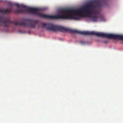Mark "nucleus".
Instances as JSON below:
<instances>
[{"instance_id": "1", "label": "nucleus", "mask_w": 123, "mask_h": 123, "mask_svg": "<svg viewBox=\"0 0 123 123\" xmlns=\"http://www.w3.org/2000/svg\"><path fill=\"white\" fill-rule=\"evenodd\" d=\"M15 5L18 7H22L25 9H20L16 11L15 12L16 13H26L27 11H28L32 14L38 16L39 17L42 18L49 19H55L57 18L65 19V9L61 10V14L55 16H49L40 13L39 12L40 9L38 8L27 7L26 5H21L20 6L19 4L17 3L15 4Z\"/></svg>"}, {"instance_id": "2", "label": "nucleus", "mask_w": 123, "mask_h": 123, "mask_svg": "<svg viewBox=\"0 0 123 123\" xmlns=\"http://www.w3.org/2000/svg\"><path fill=\"white\" fill-rule=\"evenodd\" d=\"M86 35H94L98 36L107 38L113 39H117L123 41V35L107 34L100 32H97L94 31H86Z\"/></svg>"}, {"instance_id": "3", "label": "nucleus", "mask_w": 123, "mask_h": 123, "mask_svg": "<svg viewBox=\"0 0 123 123\" xmlns=\"http://www.w3.org/2000/svg\"><path fill=\"white\" fill-rule=\"evenodd\" d=\"M0 22L3 23L4 25L3 26L5 27H8L7 23L8 24H14L15 25H20V22H16L14 23L13 21H11L8 18H6L4 16H0Z\"/></svg>"}, {"instance_id": "4", "label": "nucleus", "mask_w": 123, "mask_h": 123, "mask_svg": "<svg viewBox=\"0 0 123 123\" xmlns=\"http://www.w3.org/2000/svg\"><path fill=\"white\" fill-rule=\"evenodd\" d=\"M25 20L26 21H27L29 22L28 24V26L30 27L33 28H35L36 26V25L32 23H33V20L31 19H26Z\"/></svg>"}, {"instance_id": "5", "label": "nucleus", "mask_w": 123, "mask_h": 123, "mask_svg": "<svg viewBox=\"0 0 123 123\" xmlns=\"http://www.w3.org/2000/svg\"><path fill=\"white\" fill-rule=\"evenodd\" d=\"M11 8L7 9V8L5 10L2 9H0V12L2 13H9L11 11Z\"/></svg>"}, {"instance_id": "6", "label": "nucleus", "mask_w": 123, "mask_h": 123, "mask_svg": "<svg viewBox=\"0 0 123 123\" xmlns=\"http://www.w3.org/2000/svg\"><path fill=\"white\" fill-rule=\"evenodd\" d=\"M96 2L97 4V6L98 7H101L102 5H103V4L100 2L99 0H97L96 1Z\"/></svg>"}, {"instance_id": "7", "label": "nucleus", "mask_w": 123, "mask_h": 123, "mask_svg": "<svg viewBox=\"0 0 123 123\" xmlns=\"http://www.w3.org/2000/svg\"><path fill=\"white\" fill-rule=\"evenodd\" d=\"M97 15H95L94 16H93L92 18V20L93 21L96 22L97 20Z\"/></svg>"}, {"instance_id": "8", "label": "nucleus", "mask_w": 123, "mask_h": 123, "mask_svg": "<svg viewBox=\"0 0 123 123\" xmlns=\"http://www.w3.org/2000/svg\"><path fill=\"white\" fill-rule=\"evenodd\" d=\"M26 23L25 22H20V25H23L24 26H26Z\"/></svg>"}, {"instance_id": "9", "label": "nucleus", "mask_w": 123, "mask_h": 123, "mask_svg": "<svg viewBox=\"0 0 123 123\" xmlns=\"http://www.w3.org/2000/svg\"><path fill=\"white\" fill-rule=\"evenodd\" d=\"M33 23H35L34 24L36 25V26L37 24L39 22V21L38 20H37L35 21H33Z\"/></svg>"}, {"instance_id": "10", "label": "nucleus", "mask_w": 123, "mask_h": 123, "mask_svg": "<svg viewBox=\"0 0 123 123\" xmlns=\"http://www.w3.org/2000/svg\"><path fill=\"white\" fill-rule=\"evenodd\" d=\"M80 43L82 44H84L86 43V42L82 41H80Z\"/></svg>"}, {"instance_id": "11", "label": "nucleus", "mask_w": 123, "mask_h": 123, "mask_svg": "<svg viewBox=\"0 0 123 123\" xmlns=\"http://www.w3.org/2000/svg\"><path fill=\"white\" fill-rule=\"evenodd\" d=\"M104 42L105 43H107L108 42V40H106L105 41H104Z\"/></svg>"}, {"instance_id": "12", "label": "nucleus", "mask_w": 123, "mask_h": 123, "mask_svg": "<svg viewBox=\"0 0 123 123\" xmlns=\"http://www.w3.org/2000/svg\"><path fill=\"white\" fill-rule=\"evenodd\" d=\"M10 5L11 6H12V4L11 3H10Z\"/></svg>"}, {"instance_id": "13", "label": "nucleus", "mask_w": 123, "mask_h": 123, "mask_svg": "<svg viewBox=\"0 0 123 123\" xmlns=\"http://www.w3.org/2000/svg\"><path fill=\"white\" fill-rule=\"evenodd\" d=\"M29 34H30V31H29Z\"/></svg>"}]
</instances>
